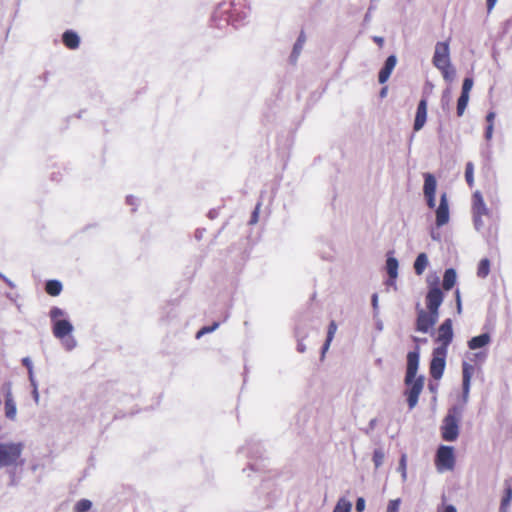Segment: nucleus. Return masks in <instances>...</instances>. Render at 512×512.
Wrapping results in <instances>:
<instances>
[{
	"mask_svg": "<svg viewBox=\"0 0 512 512\" xmlns=\"http://www.w3.org/2000/svg\"><path fill=\"white\" fill-rule=\"evenodd\" d=\"M74 345H75L74 340H71V344H67V347H68L69 349H71V348H73V347H74Z\"/></svg>",
	"mask_w": 512,
	"mask_h": 512,
	"instance_id": "obj_49",
	"label": "nucleus"
},
{
	"mask_svg": "<svg viewBox=\"0 0 512 512\" xmlns=\"http://www.w3.org/2000/svg\"><path fill=\"white\" fill-rule=\"evenodd\" d=\"M428 265V258L425 253H420L415 262H414V270L417 275H422Z\"/></svg>",
	"mask_w": 512,
	"mask_h": 512,
	"instance_id": "obj_25",
	"label": "nucleus"
},
{
	"mask_svg": "<svg viewBox=\"0 0 512 512\" xmlns=\"http://www.w3.org/2000/svg\"><path fill=\"white\" fill-rule=\"evenodd\" d=\"M453 340V328L452 320L446 319L438 328L437 337L435 341L439 343L436 348H444V351H448V346Z\"/></svg>",
	"mask_w": 512,
	"mask_h": 512,
	"instance_id": "obj_7",
	"label": "nucleus"
},
{
	"mask_svg": "<svg viewBox=\"0 0 512 512\" xmlns=\"http://www.w3.org/2000/svg\"><path fill=\"white\" fill-rule=\"evenodd\" d=\"M497 0H487V10L488 12H491V10L494 8Z\"/></svg>",
	"mask_w": 512,
	"mask_h": 512,
	"instance_id": "obj_46",
	"label": "nucleus"
},
{
	"mask_svg": "<svg viewBox=\"0 0 512 512\" xmlns=\"http://www.w3.org/2000/svg\"><path fill=\"white\" fill-rule=\"evenodd\" d=\"M439 313H432L428 310L420 309L416 320V330L427 333L438 321Z\"/></svg>",
	"mask_w": 512,
	"mask_h": 512,
	"instance_id": "obj_8",
	"label": "nucleus"
},
{
	"mask_svg": "<svg viewBox=\"0 0 512 512\" xmlns=\"http://www.w3.org/2000/svg\"><path fill=\"white\" fill-rule=\"evenodd\" d=\"M427 120V100L421 99L418 103L413 129L415 132L421 130Z\"/></svg>",
	"mask_w": 512,
	"mask_h": 512,
	"instance_id": "obj_14",
	"label": "nucleus"
},
{
	"mask_svg": "<svg viewBox=\"0 0 512 512\" xmlns=\"http://www.w3.org/2000/svg\"><path fill=\"white\" fill-rule=\"evenodd\" d=\"M468 101H469V95L461 93L460 97L457 100V116L458 117H461L464 114L465 109L468 105Z\"/></svg>",
	"mask_w": 512,
	"mask_h": 512,
	"instance_id": "obj_31",
	"label": "nucleus"
},
{
	"mask_svg": "<svg viewBox=\"0 0 512 512\" xmlns=\"http://www.w3.org/2000/svg\"><path fill=\"white\" fill-rule=\"evenodd\" d=\"M62 41L63 44L69 49H76L80 44L79 36L72 30H67L63 33Z\"/></svg>",
	"mask_w": 512,
	"mask_h": 512,
	"instance_id": "obj_21",
	"label": "nucleus"
},
{
	"mask_svg": "<svg viewBox=\"0 0 512 512\" xmlns=\"http://www.w3.org/2000/svg\"><path fill=\"white\" fill-rule=\"evenodd\" d=\"M352 504L345 498H340L333 510V512H350Z\"/></svg>",
	"mask_w": 512,
	"mask_h": 512,
	"instance_id": "obj_33",
	"label": "nucleus"
},
{
	"mask_svg": "<svg viewBox=\"0 0 512 512\" xmlns=\"http://www.w3.org/2000/svg\"><path fill=\"white\" fill-rule=\"evenodd\" d=\"M387 92H388V87H383L380 91V97L381 98H384L386 95H387Z\"/></svg>",
	"mask_w": 512,
	"mask_h": 512,
	"instance_id": "obj_47",
	"label": "nucleus"
},
{
	"mask_svg": "<svg viewBox=\"0 0 512 512\" xmlns=\"http://www.w3.org/2000/svg\"><path fill=\"white\" fill-rule=\"evenodd\" d=\"M438 512H441L440 510Z\"/></svg>",
	"mask_w": 512,
	"mask_h": 512,
	"instance_id": "obj_52",
	"label": "nucleus"
},
{
	"mask_svg": "<svg viewBox=\"0 0 512 512\" xmlns=\"http://www.w3.org/2000/svg\"><path fill=\"white\" fill-rule=\"evenodd\" d=\"M472 215L474 226L478 231L497 225V219L486 206L480 191H475L472 195Z\"/></svg>",
	"mask_w": 512,
	"mask_h": 512,
	"instance_id": "obj_2",
	"label": "nucleus"
},
{
	"mask_svg": "<svg viewBox=\"0 0 512 512\" xmlns=\"http://www.w3.org/2000/svg\"><path fill=\"white\" fill-rule=\"evenodd\" d=\"M449 221V206L447 200V194L443 193L440 197V203L436 209V225L441 227L447 224Z\"/></svg>",
	"mask_w": 512,
	"mask_h": 512,
	"instance_id": "obj_13",
	"label": "nucleus"
},
{
	"mask_svg": "<svg viewBox=\"0 0 512 512\" xmlns=\"http://www.w3.org/2000/svg\"><path fill=\"white\" fill-rule=\"evenodd\" d=\"M473 373H474V367L471 364L464 362L462 365V378H463L462 386H463V393L465 395L469 393L470 381H471V377H472Z\"/></svg>",
	"mask_w": 512,
	"mask_h": 512,
	"instance_id": "obj_19",
	"label": "nucleus"
},
{
	"mask_svg": "<svg viewBox=\"0 0 512 512\" xmlns=\"http://www.w3.org/2000/svg\"><path fill=\"white\" fill-rule=\"evenodd\" d=\"M260 206L261 204L258 203L255 210L253 211L252 213V217H251V220H250V224H255L257 223L258 221V215H259V209H260Z\"/></svg>",
	"mask_w": 512,
	"mask_h": 512,
	"instance_id": "obj_41",
	"label": "nucleus"
},
{
	"mask_svg": "<svg viewBox=\"0 0 512 512\" xmlns=\"http://www.w3.org/2000/svg\"><path fill=\"white\" fill-rule=\"evenodd\" d=\"M383 454L381 451L376 450L373 455V461L376 465V467L380 466L382 463Z\"/></svg>",
	"mask_w": 512,
	"mask_h": 512,
	"instance_id": "obj_39",
	"label": "nucleus"
},
{
	"mask_svg": "<svg viewBox=\"0 0 512 512\" xmlns=\"http://www.w3.org/2000/svg\"><path fill=\"white\" fill-rule=\"evenodd\" d=\"M443 292L439 287L430 288L426 295L427 309L432 313H438V309L443 302Z\"/></svg>",
	"mask_w": 512,
	"mask_h": 512,
	"instance_id": "obj_12",
	"label": "nucleus"
},
{
	"mask_svg": "<svg viewBox=\"0 0 512 512\" xmlns=\"http://www.w3.org/2000/svg\"><path fill=\"white\" fill-rule=\"evenodd\" d=\"M465 180L470 188L474 186V165L472 162L466 163Z\"/></svg>",
	"mask_w": 512,
	"mask_h": 512,
	"instance_id": "obj_32",
	"label": "nucleus"
},
{
	"mask_svg": "<svg viewBox=\"0 0 512 512\" xmlns=\"http://www.w3.org/2000/svg\"><path fill=\"white\" fill-rule=\"evenodd\" d=\"M399 500H391L387 507V512H398Z\"/></svg>",
	"mask_w": 512,
	"mask_h": 512,
	"instance_id": "obj_38",
	"label": "nucleus"
},
{
	"mask_svg": "<svg viewBox=\"0 0 512 512\" xmlns=\"http://www.w3.org/2000/svg\"><path fill=\"white\" fill-rule=\"evenodd\" d=\"M53 335L58 339H64L73 331V326L68 320H56L53 323Z\"/></svg>",
	"mask_w": 512,
	"mask_h": 512,
	"instance_id": "obj_15",
	"label": "nucleus"
},
{
	"mask_svg": "<svg viewBox=\"0 0 512 512\" xmlns=\"http://www.w3.org/2000/svg\"><path fill=\"white\" fill-rule=\"evenodd\" d=\"M495 116H496L495 113L492 111L489 112L486 116V121L488 122V125H487L486 131H485V138L488 141L492 138V135H493Z\"/></svg>",
	"mask_w": 512,
	"mask_h": 512,
	"instance_id": "obj_30",
	"label": "nucleus"
},
{
	"mask_svg": "<svg viewBox=\"0 0 512 512\" xmlns=\"http://www.w3.org/2000/svg\"><path fill=\"white\" fill-rule=\"evenodd\" d=\"M356 511L363 512L365 510V500L362 497H359L356 501Z\"/></svg>",
	"mask_w": 512,
	"mask_h": 512,
	"instance_id": "obj_40",
	"label": "nucleus"
},
{
	"mask_svg": "<svg viewBox=\"0 0 512 512\" xmlns=\"http://www.w3.org/2000/svg\"><path fill=\"white\" fill-rule=\"evenodd\" d=\"M438 69L440 70L445 81L452 82L454 80L456 71L453 68V66L451 65V63L443 65L442 68H438Z\"/></svg>",
	"mask_w": 512,
	"mask_h": 512,
	"instance_id": "obj_28",
	"label": "nucleus"
},
{
	"mask_svg": "<svg viewBox=\"0 0 512 512\" xmlns=\"http://www.w3.org/2000/svg\"><path fill=\"white\" fill-rule=\"evenodd\" d=\"M92 503L87 499L78 501L75 505V512H87L91 509Z\"/></svg>",
	"mask_w": 512,
	"mask_h": 512,
	"instance_id": "obj_34",
	"label": "nucleus"
},
{
	"mask_svg": "<svg viewBox=\"0 0 512 512\" xmlns=\"http://www.w3.org/2000/svg\"><path fill=\"white\" fill-rule=\"evenodd\" d=\"M305 41H306L305 34H304V32H301L296 43L294 44L293 51L291 54V57L293 58L294 61H296V59L300 55Z\"/></svg>",
	"mask_w": 512,
	"mask_h": 512,
	"instance_id": "obj_27",
	"label": "nucleus"
},
{
	"mask_svg": "<svg viewBox=\"0 0 512 512\" xmlns=\"http://www.w3.org/2000/svg\"><path fill=\"white\" fill-rule=\"evenodd\" d=\"M504 485L505 490L500 505L501 512H506L512 501V478L506 479Z\"/></svg>",
	"mask_w": 512,
	"mask_h": 512,
	"instance_id": "obj_20",
	"label": "nucleus"
},
{
	"mask_svg": "<svg viewBox=\"0 0 512 512\" xmlns=\"http://www.w3.org/2000/svg\"><path fill=\"white\" fill-rule=\"evenodd\" d=\"M2 391L4 392L5 401H4V410L5 416L10 420H15L17 414L16 403L12 396L11 383L7 382L2 386Z\"/></svg>",
	"mask_w": 512,
	"mask_h": 512,
	"instance_id": "obj_11",
	"label": "nucleus"
},
{
	"mask_svg": "<svg viewBox=\"0 0 512 512\" xmlns=\"http://www.w3.org/2000/svg\"><path fill=\"white\" fill-rule=\"evenodd\" d=\"M442 439L448 442L455 441L459 436V417L456 409L450 410L444 417L441 425Z\"/></svg>",
	"mask_w": 512,
	"mask_h": 512,
	"instance_id": "obj_4",
	"label": "nucleus"
},
{
	"mask_svg": "<svg viewBox=\"0 0 512 512\" xmlns=\"http://www.w3.org/2000/svg\"><path fill=\"white\" fill-rule=\"evenodd\" d=\"M455 461L454 448L452 446L441 445L437 449L435 466L439 472L453 470Z\"/></svg>",
	"mask_w": 512,
	"mask_h": 512,
	"instance_id": "obj_5",
	"label": "nucleus"
},
{
	"mask_svg": "<svg viewBox=\"0 0 512 512\" xmlns=\"http://www.w3.org/2000/svg\"><path fill=\"white\" fill-rule=\"evenodd\" d=\"M24 445L23 443H0V468L15 465L20 458Z\"/></svg>",
	"mask_w": 512,
	"mask_h": 512,
	"instance_id": "obj_3",
	"label": "nucleus"
},
{
	"mask_svg": "<svg viewBox=\"0 0 512 512\" xmlns=\"http://www.w3.org/2000/svg\"><path fill=\"white\" fill-rule=\"evenodd\" d=\"M63 315H64V311L58 307L51 308V310L49 312V316H50L51 320L53 321V323L56 320H60L59 317H61Z\"/></svg>",
	"mask_w": 512,
	"mask_h": 512,
	"instance_id": "obj_35",
	"label": "nucleus"
},
{
	"mask_svg": "<svg viewBox=\"0 0 512 512\" xmlns=\"http://www.w3.org/2000/svg\"><path fill=\"white\" fill-rule=\"evenodd\" d=\"M413 341L418 342L419 339L417 337H413Z\"/></svg>",
	"mask_w": 512,
	"mask_h": 512,
	"instance_id": "obj_51",
	"label": "nucleus"
},
{
	"mask_svg": "<svg viewBox=\"0 0 512 512\" xmlns=\"http://www.w3.org/2000/svg\"><path fill=\"white\" fill-rule=\"evenodd\" d=\"M396 63H397V59H396V56H394V55H390L386 59L385 64L382 67V69L380 70L379 75H378V81L380 84H384L388 81L392 71L394 70V68L396 66Z\"/></svg>",
	"mask_w": 512,
	"mask_h": 512,
	"instance_id": "obj_17",
	"label": "nucleus"
},
{
	"mask_svg": "<svg viewBox=\"0 0 512 512\" xmlns=\"http://www.w3.org/2000/svg\"><path fill=\"white\" fill-rule=\"evenodd\" d=\"M447 352L444 348H434L430 362V375L433 379L439 380L444 373L446 366Z\"/></svg>",
	"mask_w": 512,
	"mask_h": 512,
	"instance_id": "obj_6",
	"label": "nucleus"
},
{
	"mask_svg": "<svg viewBox=\"0 0 512 512\" xmlns=\"http://www.w3.org/2000/svg\"><path fill=\"white\" fill-rule=\"evenodd\" d=\"M419 366V347L407 354V367L404 383L406 390L404 392L409 409H413L417 403L419 396L424 387V377H416Z\"/></svg>",
	"mask_w": 512,
	"mask_h": 512,
	"instance_id": "obj_1",
	"label": "nucleus"
},
{
	"mask_svg": "<svg viewBox=\"0 0 512 512\" xmlns=\"http://www.w3.org/2000/svg\"><path fill=\"white\" fill-rule=\"evenodd\" d=\"M373 41L381 48L384 45V39L380 36H374Z\"/></svg>",
	"mask_w": 512,
	"mask_h": 512,
	"instance_id": "obj_45",
	"label": "nucleus"
},
{
	"mask_svg": "<svg viewBox=\"0 0 512 512\" xmlns=\"http://www.w3.org/2000/svg\"><path fill=\"white\" fill-rule=\"evenodd\" d=\"M473 87V79L472 78H465L462 84V91L461 93L469 95L471 89Z\"/></svg>",
	"mask_w": 512,
	"mask_h": 512,
	"instance_id": "obj_37",
	"label": "nucleus"
},
{
	"mask_svg": "<svg viewBox=\"0 0 512 512\" xmlns=\"http://www.w3.org/2000/svg\"><path fill=\"white\" fill-rule=\"evenodd\" d=\"M400 469L402 470L403 476L406 474V456L403 455L400 460Z\"/></svg>",
	"mask_w": 512,
	"mask_h": 512,
	"instance_id": "obj_43",
	"label": "nucleus"
},
{
	"mask_svg": "<svg viewBox=\"0 0 512 512\" xmlns=\"http://www.w3.org/2000/svg\"><path fill=\"white\" fill-rule=\"evenodd\" d=\"M22 364L28 369L29 373H32V362L28 357L22 359Z\"/></svg>",
	"mask_w": 512,
	"mask_h": 512,
	"instance_id": "obj_42",
	"label": "nucleus"
},
{
	"mask_svg": "<svg viewBox=\"0 0 512 512\" xmlns=\"http://www.w3.org/2000/svg\"><path fill=\"white\" fill-rule=\"evenodd\" d=\"M441 512H457L456 508L453 505H444Z\"/></svg>",
	"mask_w": 512,
	"mask_h": 512,
	"instance_id": "obj_44",
	"label": "nucleus"
},
{
	"mask_svg": "<svg viewBox=\"0 0 512 512\" xmlns=\"http://www.w3.org/2000/svg\"><path fill=\"white\" fill-rule=\"evenodd\" d=\"M457 298H458V306H461L460 300H459V293L457 292Z\"/></svg>",
	"mask_w": 512,
	"mask_h": 512,
	"instance_id": "obj_50",
	"label": "nucleus"
},
{
	"mask_svg": "<svg viewBox=\"0 0 512 512\" xmlns=\"http://www.w3.org/2000/svg\"><path fill=\"white\" fill-rule=\"evenodd\" d=\"M386 269L389 276V279L386 282L387 286L395 287V280L398 276V261L394 257H388L386 261Z\"/></svg>",
	"mask_w": 512,
	"mask_h": 512,
	"instance_id": "obj_18",
	"label": "nucleus"
},
{
	"mask_svg": "<svg viewBox=\"0 0 512 512\" xmlns=\"http://www.w3.org/2000/svg\"><path fill=\"white\" fill-rule=\"evenodd\" d=\"M432 62L436 68H442L443 65L451 63L448 41L436 44Z\"/></svg>",
	"mask_w": 512,
	"mask_h": 512,
	"instance_id": "obj_10",
	"label": "nucleus"
},
{
	"mask_svg": "<svg viewBox=\"0 0 512 512\" xmlns=\"http://www.w3.org/2000/svg\"><path fill=\"white\" fill-rule=\"evenodd\" d=\"M372 302H373V305H374V307H375V306H376V304H377V295H376V294H374V295H373V297H372Z\"/></svg>",
	"mask_w": 512,
	"mask_h": 512,
	"instance_id": "obj_48",
	"label": "nucleus"
},
{
	"mask_svg": "<svg viewBox=\"0 0 512 512\" xmlns=\"http://www.w3.org/2000/svg\"><path fill=\"white\" fill-rule=\"evenodd\" d=\"M456 282V272L454 269L449 268L444 272L442 286L443 289L449 291L453 288Z\"/></svg>",
	"mask_w": 512,
	"mask_h": 512,
	"instance_id": "obj_23",
	"label": "nucleus"
},
{
	"mask_svg": "<svg viewBox=\"0 0 512 512\" xmlns=\"http://www.w3.org/2000/svg\"><path fill=\"white\" fill-rule=\"evenodd\" d=\"M490 341H491L490 335L488 333H483L481 335L471 338L468 341V347L471 350H476V349L486 346L487 344L490 343Z\"/></svg>",
	"mask_w": 512,
	"mask_h": 512,
	"instance_id": "obj_22",
	"label": "nucleus"
},
{
	"mask_svg": "<svg viewBox=\"0 0 512 512\" xmlns=\"http://www.w3.org/2000/svg\"><path fill=\"white\" fill-rule=\"evenodd\" d=\"M218 326H219V324L217 322L213 323V325H211V326H204L197 332L196 338H200L204 334L213 332Z\"/></svg>",
	"mask_w": 512,
	"mask_h": 512,
	"instance_id": "obj_36",
	"label": "nucleus"
},
{
	"mask_svg": "<svg viewBox=\"0 0 512 512\" xmlns=\"http://www.w3.org/2000/svg\"><path fill=\"white\" fill-rule=\"evenodd\" d=\"M62 288V284L58 280H48L45 285V291L50 296H58Z\"/></svg>",
	"mask_w": 512,
	"mask_h": 512,
	"instance_id": "obj_24",
	"label": "nucleus"
},
{
	"mask_svg": "<svg viewBox=\"0 0 512 512\" xmlns=\"http://www.w3.org/2000/svg\"><path fill=\"white\" fill-rule=\"evenodd\" d=\"M424 185H423V194L427 202V206L430 209L435 208L436 202H435V194H436V188H437V181L433 174L431 173H424Z\"/></svg>",
	"mask_w": 512,
	"mask_h": 512,
	"instance_id": "obj_9",
	"label": "nucleus"
},
{
	"mask_svg": "<svg viewBox=\"0 0 512 512\" xmlns=\"http://www.w3.org/2000/svg\"><path fill=\"white\" fill-rule=\"evenodd\" d=\"M396 63H397V59H396V56H394V55H390L386 59L385 64L382 67V69L380 70L379 75H378V81L380 84H384L388 81L392 71L394 70V68L396 66Z\"/></svg>",
	"mask_w": 512,
	"mask_h": 512,
	"instance_id": "obj_16",
	"label": "nucleus"
},
{
	"mask_svg": "<svg viewBox=\"0 0 512 512\" xmlns=\"http://www.w3.org/2000/svg\"><path fill=\"white\" fill-rule=\"evenodd\" d=\"M336 331H337V324H336L335 321L332 320L330 322L329 326H328L327 338H326V341H325V343L323 345V353H325L328 350V348L330 346V343L333 340Z\"/></svg>",
	"mask_w": 512,
	"mask_h": 512,
	"instance_id": "obj_26",
	"label": "nucleus"
},
{
	"mask_svg": "<svg viewBox=\"0 0 512 512\" xmlns=\"http://www.w3.org/2000/svg\"><path fill=\"white\" fill-rule=\"evenodd\" d=\"M490 272V261L487 258L482 259L477 268V275L480 278H485Z\"/></svg>",
	"mask_w": 512,
	"mask_h": 512,
	"instance_id": "obj_29",
	"label": "nucleus"
}]
</instances>
